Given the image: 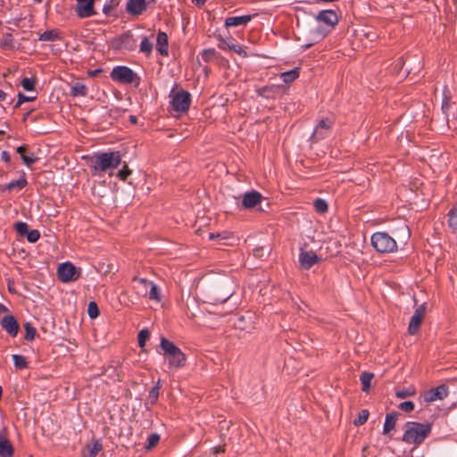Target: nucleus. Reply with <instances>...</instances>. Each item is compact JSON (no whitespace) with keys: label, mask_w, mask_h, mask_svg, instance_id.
Returning a JSON list of instances; mask_svg holds the SVG:
<instances>
[{"label":"nucleus","mask_w":457,"mask_h":457,"mask_svg":"<svg viewBox=\"0 0 457 457\" xmlns=\"http://www.w3.org/2000/svg\"><path fill=\"white\" fill-rule=\"evenodd\" d=\"M280 77L285 83H291L299 77V69L295 68L291 71L282 72Z\"/></svg>","instance_id":"obj_29"},{"label":"nucleus","mask_w":457,"mask_h":457,"mask_svg":"<svg viewBox=\"0 0 457 457\" xmlns=\"http://www.w3.org/2000/svg\"><path fill=\"white\" fill-rule=\"evenodd\" d=\"M426 312V305L421 304L420 305L414 312V314L411 318V320L409 322L408 326V332L410 335H415L418 333L420 327L421 325V322L424 319Z\"/></svg>","instance_id":"obj_9"},{"label":"nucleus","mask_w":457,"mask_h":457,"mask_svg":"<svg viewBox=\"0 0 457 457\" xmlns=\"http://www.w3.org/2000/svg\"><path fill=\"white\" fill-rule=\"evenodd\" d=\"M371 245L378 253H392L397 249L395 240L386 232H376L371 236Z\"/></svg>","instance_id":"obj_5"},{"label":"nucleus","mask_w":457,"mask_h":457,"mask_svg":"<svg viewBox=\"0 0 457 457\" xmlns=\"http://www.w3.org/2000/svg\"><path fill=\"white\" fill-rule=\"evenodd\" d=\"M150 333L148 329H142L137 335L138 345L143 348L145 345V342L149 338Z\"/></svg>","instance_id":"obj_45"},{"label":"nucleus","mask_w":457,"mask_h":457,"mask_svg":"<svg viewBox=\"0 0 457 457\" xmlns=\"http://www.w3.org/2000/svg\"><path fill=\"white\" fill-rule=\"evenodd\" d=\"M26 185H27V180L24 178H22V179H17V180H12V181H11L10 183H8L6 185L0 186V190L7 189L9 191H12L15 188L21 189Z\"/></svg>","instance_id":"obj_27"},{"label":"nucleus","mask_w":457,"mask_h":457,"mask_svg":"<svg viewBox=\"0 0 457 457\" xmlns=\"http://www.w3.org/2000/svg\"><path fill=\"white\" fill-rule=\"evenodd\" d=\"M59 38H60V37L55 30H46L39 36L38 40H40V41H55Z\"/></svg>","instance_id":"obj_35"},{"label":"nucleus","mask_w":457,"mask_h":457,"mask_svg":"<svg viewBox=\"0 0 457 457\" xmlns=\"http://www.w3.org/2000/svg\"><path fill=\"white\" fill-rule=\"evenodd\" d=\"M0 46L4 50H12L15 48L14 39L11 33L3 34L0 39Z\"/></svg>","instance_id":"obj_25"},{"label":"nucleus","mask_w":457,"mask_h":457,"mask_svg":"<svg viewBox=\"0 0 457 457\" xmlns=\"http://www.w3.org/2000/svg\"><path fill=\"white\" fill-rule=\"evenodd\" d=\"M315 210L320 213H324L328 211V204L325 200L318 198L314 201L313 204Z\"/></svg>","instance_id":"obj_41"},{"label":"nucleus","mask_w":457,"mask_h":457,"mask_svg":"<svg viewBox=\"0 0 457 457\" xmlns=\"http://www.w3.org/2000/svg\"><path fill=\"white\" fill-rule=\"evenodd\" d=\"M5 97H6V94L3 90L0 89V102L4 100Z\"/></svg>","instance_id":"obj_64"},{"label":"nucleus","mask_w":457,"mask_h":457,"mask_svg":"<svg viewBox=\"0 0 457 457\" xmlns=\"http://www.w3.org/2000/svg\"><path fill=\"white\" fill-rule=\"evenodd\" d=\"M74 10L78 17L81 19L91 17L96 14L93 0L86 1L80 4H76Z\"/></svg>","instance_id":"obj_14"},{"label":"nucleus","mask_w":457,"mask_h":457,"mask_svg":"<svg viewBox=\"0 0 457 457\" xmlns=\"http://www.w3.org/2000/svg\"><path fill=\"white\" fill-rule=\"evenodd\" d=\"M132 281L135 283L134 290H135L136 294L138 296L146 297L148 295V288H149V286L151 285V281H149L146 278H138L137 276H135L132 278Z\"/></svg>","instance_id":"obj_17"},{"label":"nucleus","mask_w":457,"mask_h":457,"mask_svg":"<svg viewBox=\"0 0 457 457\" xmlns=\"http://www.w3.org/2000/svg\"><path fill=\"white\" fill-rule=\"evenodd\" d=\"M135 77V72L126 66H117L111 72V79L120 83H132Z\"/></svg>","instance_id":"obj_7"},{"label":"nucleus","mask_w":457,"mask_h":457,"mask_svg":"<svg viewBox=\"0 0 457 457\" xmlns=\"http://www.w3.org/2000/svg\"><path fill=\"white\" fill-rule=\"evenodd\" d=\"M160 347L162 349L163 355L168 360L170 368L179 369L186 365L187 357L185 353L173 342L162 337Z\"/></svg>","instance_id":"obj_3"},{"label":"nucleus","mask_w":457,"mask_h":457,"mask_svg":"<svg viewBox=\"0 0 457 457\" xmlns=\"http://www.w3.org/2000/svg\"><path fill=\"white\" fill-rule=\"evenodd\" d=\"M400 413L393 411L386 415L383 434L387 435L395 428L396 420Z\"/></svg>","instance_id":"obj_23"},{"label":"nucleus","mask_w":457,"mask_h":457,"mask_svg":"<svg viewBox=\"0 0 457 457\" xmlns=\"http://www.w3.org/2000/svg\"><path fill=\"white\" fill-rule=\"evenodd\" d=\"M36 97L33 96V97H30V96H26L25 95H23L22 93H19L18 94V101L17 103L15 104V108H18L21 106V104L24 102H29V101H33Z\"/></svg>","instance_id":"obj_52"},{"label":"nucleus","mask_w":457,"mask_h":457,"mask_svg":"<svg viewBox=\"0 0 457 457\" xmlns=\"http://www.w3.org/2000/svg\"><path fill=\"white\" fill-rule=\"evenodd\" d=\"M443 94H444V98H443L441 109H442L443 112L445 115H447L448 114V110H449L450 105H451V103H450L451 94H450L449 89L446 87H445V90H444Z\"/></svg>","instance_id":"obj_33"},{"label":"nucleus","mask_w":457,"mask_h":457,"mask_svg":"<svg viewBox=\"0 0 457 457\" xmlns=\"http://www.w3.org/2000/svg\"><path fill=\"white\" fill-rule=\"evenodd\" d=\"M252 20V15H244V16H232L228 17L225 20V27H237L240 25H245Z\"/></svg>","instance_id":"obj_24"},{"label":"nucleus","mask_w":457,"mask_h":457,"mask_svg":"<svg viewBox=\"0 0 457 457\" xmlns=\"http://www.w3.org/2000/svg\"><path fill=\"white\" fill-rule=\"evenodd\" d=\"M219 47L223 50H225V49L233 50L237 53L242 52L241 46L235 45V44H229L228 42H227L225 40L220 41V43L219 44Z\"/></svg>","instance_id":"obj_43"},{"label":"nucleus","mask_w":457,"mask_h":457,"mask_svg":"<svg viewBox=\"0 0 457 457\" xmlns=\"http://www.w3.org/2000/svg\"><path fill=\"white\" fill-rule=\"evenodd\" d=\"M214 55V49H205L202 54V57L205 62H209Z\"/></svg>","instance_id":"obj_55"},{"label":"nucleus","mask_w":457,"mask_h":457,"mask_svg":"<svg viewBox=\"0 0 457 457\" xmlns=\"http://www.w3.org/2000/svg\"><path fill=\"white\" fill-rule=\"evenodd\" d=\"M14 228H15L17 233L19 234V236H21V237L27 236V234L29 232V226L25 222H21V221L16 222L14 224Z\"/></svg>","instance_id":"obj_44"},{"label":"nucleus","mask_w":457,"mask_h":457,"mask_svg":"<svg viewBox=\"0 0 457 457\" xmlns=\"http://www.w3.org/2000/svg\"><path fill=\"white\" fill-rule=\"evenodd\" d=\"M14 449L4 435L0 433V457H12Z\"/></svg>","instance_id":"obj_21"},{"label":"nucleus","mask_w":457,"mask_h":457,"mask_svg":"<svg viewBox=\"0 0 457 457\" xmlns=\"http://www.w3.org/2000/svg\"><path fill=\"white\" fill-rule=\"evenodd\" d=\"M36 82V79L24 78L21 84L26 91H31L35 88Z\"/></svg>","instance_id":"obj_46"},{"label":"nucleus","mask_w":457,"mask_h":457,"mask_svg":"<svg viewBox=\"0 0 457 457\" xmlns=\"http://www.w3.org/2000/svg\"><path fill=\"white\" fill-rule=\"evenodd\" d=\"M1 158L5 163L11 162V156L7 151H3L1 153Z\"/></svg>","instance_id":"obj_58"},{"label":"nucleus","mask_w":457,"mask_h":457,"mask_svg":"<svg viewBox=\"0 0 457 457\" xmlns=\"http://www.w3.org/2000/svg\"><path fill=\"white\" fill-rule=\"evenodd\" d=\"M333 120L329 118L321 119L316 126L314 132L312 136L313 141H319L324 137V135L320 132V129L329 130L332 127Z\"/></svg>","instance_id":"obj_19"},{"label":"nucleus","mask_w":457,"mask_h":457,"mask_svg":"<svg viewBox=\"0 0 457 457\" xmlns=\"http://www.w3.org/2000/svg\"><path fill=\"white\" fill-rule=\"evenodd\" d=\"M87 314L91 319H96L99 315V309L96 302H89L87 306Z\"/></svg>","instance_id":"obj_42"},{"label":"nucleus","mask_w":457,"mask_h":457,"mask_svg":"<svg viewBox=\"0 0 457 457\" xmlns=\"http://www.w3.org/2000/svg\"><path fill=\"white\" fill-rule=\"evenodd\" d=\"M316 21L322 22L331 29L335 28L339 21V18L334 10H322L315 17Z\"/></svg>","instance_id":"obj_11"},{"label":"nucleus","mask_w":457,"mask_h":457,"mask_svg":"<svg viewBox=\"0 0 457 457\" xmlns=\"http://www.w3.org/2000/svg\"><path fill=\"white\" fill-rule=\"evenodd\" d=\"M448 225L453 231H457V204L453 206L448 213Z\"/></svg>","instance_id":"obj_31"},{"label":"nucleus","mask_w":457,"mask_h":457,"mask_svg":"<svg viewBox=\"0 0 457 457\" xmlns=\"http://www.w3.org/2000/svg\"><path fill=\"white\" fill-rule=\"evenodd\" d=\"M321 258L312 251L302 250L299 254V262L303 268L308 270L314 264L320 262Z\"/></svg>","instance_id":"obj_13"},{"label":"nucleus","mask_w":457,"mask_h":457,"mask_svg":"<svg viewBox=\"0 0 457 457\" xmlns=\"http://www.w3.org/2000/svg\"><path fill=\"white\" fill-rule=\"evenodd\" d=\"M262 199V195L259 192L253 190L244 195L242 204L245 208L251 209L259 204Z\"/></svg>","instance_id":"obj_16"},{"label":"nucleus","mask_w":457,"mask_h":457,"mask_svg":"<svg viewBox=\"0 0 457 457\" xmlns=\"http://www.w3.org/2000/svg\"><path fill=\"white\" fill-rule=\"evenodd\" d=\"M129 120L130 121V123L132 124H137V118L135 116V115H130L129 118Z\"/></svg>","instance_id":"obj_63"},{"label":"nucleus","mask_w":457,"mask_h":457,"mask_svg":"<svg viewBox=\"0 0 457 457\" xmlns=\"http://www.w3.org/2000/svg\"><path fill=\"white\" fill-rule=\"evenodd\" d=\"M29 146L27 145H21L16 148V152L21 155L23 163L30 166L37 162L38 158L34 154H28Z\"/></svg>","instance_id":"obj_22"},{"label":"nucleus","mask_w":457,"mask_h":457,"mask_svg":"<svg viewBox=\"0 0 457 457\" xmlns=\"http://www.w3.org/2000/svg\"><path fill=\"white\" fill-rule=\"evenodd\" d=\"M398 408L405 412H411L414 409V403L411 401H405L401 403Z\"/></svg>","instance_id":"obj_51"},{"label":"nucleus","mask_w":457,"mask_h":457,"mask_svg":"<svg viewBox=\"0 0 457 457\" xmlns=\"http://www.w3.org/2000/svg\"><path fill=\"white\" fill-rule=\"evenodd\" d=\"M370 412L368 410H361L358 413V417L353 420V425L356 427L363 425L368 418H369Z\"/></svg>","instance_id":"obj_37"},{"label":"nucleus","mask_w":457,"mask_h":457,"mask_svg":"<svg viewBox=\"0 0 457 457\" xmlns=\"http://www.w3.org/2000/svg\"><path fill=\"white\" fill-rule=\"evenodd\" d=\"M131 170L129 168L128 164L125 162L122 169L118 172V177L120 180L126 181L128 177L131 174Z\"/></svg>","instance_id":"obj_47"},{"label":"nucleus","mask_w":457,"mask_h":457,"mask_svg":"<svg viewBox=\"0 0 457 457\" xmlns=\"http://www.w3.org/2000/svg\"><path fill=\"white\" fill-rule=\"evenodd\" d=\"M58 278L64 283L76 281L80 276V270L71 262H64L59 265L57 270Z\"/></svg>","instance_id":"obj_6"},{"label":"nucleus","mask_w":457,"mask_h":457,"mask_svg":"<svg viewBox=\"0 0 457 457\" xmlns=\"http://www.w3.org/2000/svg\"><path fill=\"white\" fill-rule=\"evenodd\" d=\"M153 49V44L148 40L146 37H144L140 43V52L145 54L146 55H150Z\"/></svg>","instance_id":"obj_40"},{"label":"nucleus","mask_w":457,"mask_h":457,"mask_svg":"<svg viewBox=\"0 0 457 457\" xmlns=\"http://www.w3.org/2000/svg\"><path fill=\"white\" fill-rule=\"evenodd\" d=\"M207 0H192V2L198 7H202Z\"/></svg>","instance_id":"obj_62"},{"label":"nucleus","mask_w":457,"mask_h":457,"mask_svg":"<svg viewBox=\"0 0 457 457\" xmlns=\"http://www.w3.org/2000/svg\"><path fill=\"white\" fill-rule=\"evenodd\" d=\"M208 237L209 239L211 240H213V239H227L229 237V233L228 232H221V233H209L208 235Z\"/></svg>","instance_id":"obj_53"},{"label":"nucleus","mask_w":457,"mask_h":457,"mask_svg":"<svg viewBox=\"0 0 457 457\" xmlns=\"http://www.w3.org/2000/svg\"><path fill=\"white\" fill-rule=\"evenodd\" d=\"M423 67V64L420 61L417 62L409 71H407V74H410L411 71L418 72Z\"/></svg>","instance_id":"obj_57"},{"label":"nucleus","mask_w":457,"mask_h":457,"mask_svg":"<svg viewBox=\"0 0 457 457\" xmlns=\"http://www.w3.org/2000/svg\"><path fill=\"white\" fill-rule=\"evenodd\" d=\"M115 47L119 50L132 51L137 46L136 39L130 31L123 33L115 40Z\"/></svg>","instance_id":"obj_10"},{"label":"nucleus","mask_w":457,"mask_h":457,"mask_svg":"<svg viewBox=\"0 0 457 457\" xmlns=\"http://www.w3.org/2000/svg\"><path fill=\"white\" fill-rule=\"evenodd\" d=\"M93 168L96 171H106L117 168L121 162V154L119 151L96 154L93 156Z\"/></svg>","instance_id":"obj_4"},{"label":"nucleus","mask_w":457,"mask_h":457,"mask_svg":"<svg viewBox=\"0 0 457 457\" xmlns=\"http://www.w3.org/2000/svg\"><path fill=\"white\" fill-rule=\"evenodd\" d=\"M196 291L198 299L210 304L222 303L235 293L231 280L220 275H210L204 278L197 286Z\"/></svg>","instance_id":"obj_1"},{"label":"nucleus","mask_w":457,"mask_h":457,"mask_svg":"<svg viewBox=\"0 0 457 457\" xmlns=\"http://www.w3.org/2000/svg\"><path fill=\"white\" fill-rule=\"evenodd\" d=\"M448 395V387L445 385H440L437 387L431 388L424 395V401L431 403L436 400H443Z\"/></svg>","instance_id":"obj_12"},{"label":"nucleus","mask_w":457,"mask_h":457,"mask_svg":"<svg viewBox=\"0 0 457 457\" xmlns=\"http://www.w3.org/2000/svg\"><path fill=\"white\" fill-rule=\"evenodd\" d=\"M416 394V390L414 387L411 386L405 389L397 390L395 392V396L399 399H403L409 396H413Z\"/></svg>","instance_id":"obj_38"},{"label":"nucleus","mask_w":457,"mask_h":457,"mask_svg":"<svg viewBox=\"0 0 457 457\" xmlns=\"http://www.w3.org/2000/svg\"><path fill=\"white\" fill-rule=\"evenodd\" d=\"M190 103V94L184 90L176 93L171 100L172 108L176 112H187L189 109Z\"/></svg>","instance_id":"obj_8"},{"label":"nucleus","mask_w":457,"mask_h":457,"mask_svg":"<svg viewBox=\"0 0 457 457\" xmlns=\"http://www.w3.org/2000/svg\"><path fill=\"white\" fill-rule=\"evenodd\" d=\"M117 3L114 0H112L110 4H105L103 7V12L105 15H110L111 12L117 6Z\"/></svg>","instance_id":"obj_54"},{"label":"nucleus","mask_w":457,"mask_h":457,"mask_svg":"<svg viewBox=\"0 0 457 457\" xmlns=\"http://www.w3.org/2000/svg\"><path fill=\"white\" fill-rule=\"evenodd\" d=\"M315 33H316V35H318V36L320 37V38H321V39H322V38H324V37H326V35H327V32H325V31H324V29H317L315 30Z\"/></svg>","instance_id":"obj_60"},{"label":"nucleus","mask_w":457,"mask_h":457,"mask_svg":"<svg viewBox=\"0 0 457 457\" xmlns=\"http://www.w3.org/2000/svg\"><path fill=\"white\" fill-rule=\"evenodd\" d=\"M159 441H160V436L158 434L154 433V434L150 435L147 439L146 448L151 449V448L154 447L155 445H158Z\"/></svg>","instance_id":"obj_48"},{"label":"nucleus","mask_w":457,"mask_h":457,"mask_svg":"<svg viewBox=\"0 0 457 457\" xmlns=\"http://www.w3.org/2000/svg\"><path fill=\"white\" fill-rule=\"evenodd\" d=\"M156 50L162 56H167L169 53L168 36L163 31H159L156 38Z\"/></svg>","instance_id":"obj_20"},{"label":"nucleus","mask_w":457,"mask_h":457,"mask_svg":"<svg viewBox=\"0 0 457 457\" xmlns=\"http://www.w3.org/2000/svg\"><path fill=\"white\" fill-rule=\"evenodd\" d=\"M270 253V249L263 246H257L253 249V255L257 258H262Z\"/></svg>","instance_id":"obj_49"},{"label":"nucleus","mask_w":457,"mask_h":457,"mask_svg":"<svg viewBox=\"0 0 457 457\" xmlns=\"http://www.w3.org/2000/svg\"><path fill=\"white\" fill-rule=\"evenodd\" d=\"M270 91L269 87H262L258 90V94L262 96L268 97V92Z\"/></svg>","instance_id":"obj_59"},{"label":"nucleus","mask_w":457,"mask_h":457,"mask_svg":"<svg viewBox=\"0 0 457 457\" xmlns=\"http://www.w3.org/2000/svg\"><path fill=\"white\" fill-rule=\"evenodd\" d=\"M225 452V445H219V446H216L214 448V453H224Z\"/></svg>","instance_id":"obj_61"},{"label":"nucleus","mask_w":457,"mask_h":457,"mask_svg":"<svg viewBox=\"0 0 457 457\" xmlns=\"http://www.w3.org/2000/svg\"><path fill=\"white\" fill-rule=\"evenodd\" d=\"M24 329H25V339L27 341H32L35 338V336L37 334L36 328L31 325L29 322H26L24 324Z\"/></svg>","instance_id":"obj_36"},{"label":"nucleus","mask_w":457,"mask_h":457,"mask_svg":"<svg viewBox=\"0 0 457 457\" xmlns=\"http://www.w3.org/2000/svg\"><path fill=\"white\" fill-rule=\"evenodd\" d=\"M103 449V446H102V444L99 443V442H95L94 445H93V447L91 449V454L93 456H95L96 454H97V453H99L101 450Z\"/></svg>","instance_id":"obj_56"},{"label":"nucleus","mask_w":457,"mask_h":457,"mask_svg":"<svg viewBox=\"0 0 457 457\" xmlns=\"http://www.w3.org/2000/svg\"><path fill=\"white\" fill-rule=\"evenodd\" d=\"M27 240L30 243H35L37 242L39 237H40V233L38 230L37 229H33V230H29L27 236Z\"/></svg>","instance_id":"obj_50"},{"label":"nucleus","mask_w":457,"mask_h":457,"mask_svg":"<svg viewBox=\"0 0 457 457\" xmlns=\"http://www.w3.org/2000/svg\"><path fill=\"white\" fill-rule=\"evenodd\" d=\"M87 94V87L82 83H76L71 87V96H85Z\"/></svg>","instance_id":"obj_28"},{"label":"nucleus","mask_w":457,"mask_h":457,"mask_svg":"<svg viewBox=\"0 0 457 457\" xmlns=\"http://www.w3.org/2000/svg\"><path fill=\"white\" fill-rule=\"evenodd\" d=\"M403 66H404L403 58V57L398 58L395 62L394 71L396 73V76L398 77V79H400L405 78V76L407 75V71L402 72Z\"/></svg>","instance_id":"obj_34"},{"label":"nucleus","mask_w":457,"mask_h":457,"mask_svg":"<svg viewBox=\"0 0 457 457\" xmlns=\"http://www.w3.org/2000/svg\"><path fill=\"white\" fill-rule=\"evenodd\" d=\"M162 385H161V380H158L157 383H156V386H154L150 392H149V395H148V399L149 401L152 403H156V401L158 400V397H159V390L161 388Z\"/></svg>","instance_id":"obj_39"},{"label":"nucleus","mask_w":457,"mask_h":457,"mask_svg":"<svg viewBox=\"0 0 457 457\" xmlns=\"http://www.w3.org/2000/svg\"><path fill=\"white\" fill-rule=\"evenodd\" d=\"M150 290H148V297L150 300H155L157 302L161 301V292L158 287L151 281V285L149 286Z\"/></svg>","instance_id":"obj_32"},{"label":"nucleus","mask_w":457,"mask_h":457,"mask_svg":"<svg viewBox=\"0 0 457 457\" xmlns=\"http://www.w3.org/2000/svg\"><path fill=\"white\" fill-rule=\"evenodd\" d=\"M146 9V0H129L126 11L131 15H140Z\"/></svg>","instance_id":"obj_18"},{"label":"nucleus","mask_w":457,"mask_h":457,"mask_svg":"<svg viewBox=\"0 0 457 457\" xmlns=\"http://www.w3.org/2000/svg\"><path fill=\"white\" fill-rule=\"evenodd\" d=\"M374 378V374L371 372L364 371L360 376V380L361 382V390L365 393H368L370 388V383L372 378Z\"/></svg>","instance_id":"obj_26"},{"label":"nucleus","mask_w":457,"mask_h":457,"mask_svg":"<svg viewBox=\"0 0 457 457\" xmlns=\"http://www.w3.org/2000/svg\"><path fill=\"white\" fill-rule=\"evenodd\" d=\"M2 328L12 337L19 332V323L13 315H6L1 320Z\"/></svg>","instance_id":"obj_15"},{"label":"nucleus","mask_w":457,"mask_h":457,"mask_svg":"<svg viewBox=\"0 0 457 457\" xmlns=\"http://www.w3.org/2000/svg\"><path fill=\"white\" fill-rule=\"evenodd\" d=\"M12 361L17 370H23L28 368L29 362L23 355L13 354Z\"/></svg>","instance_id":"obj_30"},{"label":"nucleus","mask_w":457,"mask_h":457,"mask_svg":"<svg viewBox=\"0 0 457 457\" xmlns=\"http://www.w3.org/2000/svg\"><path fill=\"white\" fill-rule=\"evenodd\" d=\"M432 424L409 421L405 424V431L402 440L407 444L420 445L429 436Z\"/></svg>","instance_id":"obj_2"}]
</instances>
